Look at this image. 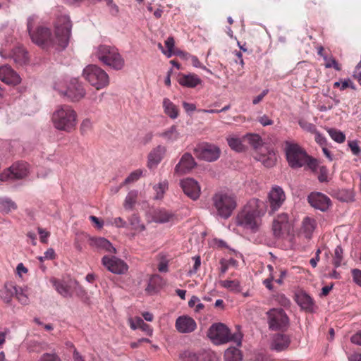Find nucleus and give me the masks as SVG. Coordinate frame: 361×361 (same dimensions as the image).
Returning <instances> with one entry per match:
<instances>
[{
	"instance_id": "nucleus-16",
	"label": "nucleus",
	"mask_w": 361,
	"mask_h": 361,
	"mask_svg": "<svg viewBox=\"0 0 361 361\" xmlns=\"http://www.w3.org/2000/svg\"><path fill=\"white\" fill-rule=\"evenodd\" d=\"M291 229V224L286 214H281L277 216L273 223V231L276 237L288 235Z\"/></svg>"
},
{
	"instance_id": "nucleus-62",
	"label": "nucleus",
	"mask_w": 361,
	"mask_h": 361,
	"mask_svg": "<svg viewBox=\"0 0 361 361\" xmlns=\"http://www.w3.org/2000/svg\"><path fill=\"white\" fill-rule=\"evenodd\" d=\"M56 257V252L53 248H49L44 253V258L46 259H54Z\"/></svg>"
},
{
	"instance_id": "nucleus-64",
	"label": "nucleus",
	"mask_w": 361,
	"mask_h": 361,
	"mask_svg": "<svg viewBox=\"0 0 361 361\" xmlns=\"http://www.w3.org/2000/svg\"><path fill=\"white\" fill-rule=\"evenodd\" d=\"M350 340L353 343L361 345V331H359L352 336Z\"/></svg>"
},
{
	"instance_id": "nucleus-4",
	"label": "nucleus",
	"mask_w": 361,
	"mask_h": 361,
	"mask_svg": "<svg viewBox=\"0 0 361 361\" xmlns=\"http://www.w3.org/2000/svg\"><path fill=\"white\" fill-rule=\"evenodd\" d=\"M51 121L56 129L71 133L77 126L78 114L70 105H59L52 114Z\"/></svg>"
},
{
	"instance_id": "nucleus-12",
	"label": "nucleus",
	"mask_w": 361,
	"mask_h": 361,
	"mask_svg": "<svg viewBox=\"0 0 361 361\" xmlns=\"http://www.w3.org/2000/svg\"><path fill=\"white\" fill-rule=\"evenodd\" d=\"M27 173L28 169L26 163H15L0 174V180L6 181L8 179H21L27 176Z\"/></svg>"
},
{
	"instance_id": "nucleus-10",
	"label": "nucleus",
	"mask_w": 361,
	"mask_h": 361,
	"mask_svg": "<svg viewBox=\"0 0 361 361\" xmlns=\"http://www.w3.org/2000/svg\"><path fill=\"white\" fill-rule=\"evenodd\" d=\"M221 153V151L217 145L207 142L200 143L194 149V154L197 159L208 162L216 161Z\"/></svg>"
},
{
	"instance_id": "nucleus-8",
	"label": "nucleus",
	"mask_w": 361,
	"mask_h": 361,
	"mask_svg": "<svg viewBox=\"0 0 361 361\" xmlns=\"http://www.w3.org/2000/svg\"><path fill=\"white\" fill-rule=\"evenodd\" d=\"M82 75L97 90L107 87L109 84L108 74L104 70L97 65L87 66L83 70Z\"/></svg>"
},
{
	"instance_id": "nucleus-45",
	"label": "nucleus",
	"mask_w": 361,
	"mask_h": 361,
	"mask_svg": "<svg viewBox=\"0 0 361 361\" xmlns=\"http://www.w3.org/2000/svg\"><path fill=\"white\" fill-rule=\"evenodd\" d=\"M15 296L16 299L22 305H27L29 302V298L27 293V290L23 289L21 287L16 286V292H15Z\"/></svg>"
},
{
	"instance_id": "nucleus-63",
	"label": "nucleus",
	"mask_w": 361,
	"mask_h": 361,
	"mask_svg": "<svg viewBox=\"0 0 361 361\" xmlns=\"http://www.w3.org/2000/svg\"><path fill=\"white\" fill-rule=\"evenodd\" d=\"M113 224L118 228H124L126 226V221L121 217H116L114 219Z\"/></svg>"
},
{
	"instance_id": "nucleus-49",
	"label": "nucleus",
	"mask_w": 361,
	"mask_h": 361,
	"mask_svg": "<svg viewBox=\"0 0 361 361\" xmlns=\"http://www.w3.org/2000/svg\"><path fill=\"white\" fill-rule=\"evenodd\" d=\"M154 190L156 191V198L161 199L164 196V192L168 189V183L164 180L163 182L159 183L157 185L154 186Z\"/></svg>"
},
{
	"instance_id": "nucleus-43",
	"label": "nucleus",
	"mask_w": 361,
	"mask_h": 361,
	"mask_svg": "<svg viewBox=\"0 0 361 361\" xmlns=\"http://www.w3.org/2000/svg\"><path fill=\"white\" fill-rule=\"evenodd\" d=\"M142 170L137 169L133 172H132L124 180L123 183L121 184V185L116 189V192H117L119 189L123 187V185L135 182L142 175Z\"/></svg>"
},
{
	"instance_id": "nucleus-34",
	"label": "nucleus",
	"mask_w": 361,
	"mask_h": 361,
	"mask_svg": "<svg viewBox=\"0 0 361 361\" xmlns=\"http://www.w3.org/2000/svg\"><path fill=\"white\" fill-rule=\"evenodd\" d=\"M224 357L225 361H240L243 355L240 349L231 347L225 351Z\"/></svg>"
},
{
	"instance_id": "nucleus-51",
	"label": "nucleus",
	"mask_w": 361,
	"mask_h": 361,
	"mask_svg": "<svg viewBox=\"0 0 361 361\" xmlns=\"http://www.w3.org/2000/svg\"><path fill=\"white\" fill-rule=\"evenodd\" d=\"M174 39L172 37H169L165 41V45L167 48L166 51H163V53L167 56L171 57L173 54V49L174 47Z\"/></svg>"
},
{
	"instance_id": "nucleus-24",
	"label": "nucleus",
	"mask_w": 361,
	"mask_h": 361,
	"mask_svg": "<svg viewBox=\"0 0 361 361\" xmlns=\"http://www.w3.org/2000/svg\"><path fill=\"white\" fill-rule=\"evenodd\" d=\"M290 339L285 334H276L273 338L271 348L276 351H282L286 349L290 345Z\"/></svg>"
},
{
	"instance_id": "nucleus-9",
	"label": "nucleus",
	"mask_w": 361,
	"mask_h": 361,
	"mask_svg": "<svg viewBox=\"0 0 361 361\" xmlns=\"http://www.w3.org/2000/svg\"><path fill=\"white\" fill-rule=\"evenodd\" d=\"M50 282L56 292L63 298H72L74 293L79 294L83 291L78 282L71 278H53Z\"/></svg>"
},
{
	"instance_id": "nucleus-15",
	"label": "nucleus",
	"mask_w": 361,
	"mask_h": 361,
	"mask_svg": "<svg viewBox=\"0 0 361 361\" xmlns=\"http://www.w3.org/2000/svg\"><path fill=\"white\" fill-rule=\"evenodd\" d=\"M307 200L312 207L322 212L328 210L331 205L330 198L326 195L319 192H311L307 197Z\"/></svg>"
},
{
	"instance_id": "nucleus-29",
	"label": "nucleus",
	"mask_w": 361,
	"mask_h": 361,
	"mask_svg": "<svg viewBox=\"0 0 361 361\" xmlns=\"http://www.w3.org/2000/svg\"><path fill=\"white\" fill-rule=\"evenodd\" d=\"M92 245L97 248L104 250L111 253H116V250L113 247L112 244L104 238H94L91 239Z\"/></svg>"
},
{
	"instance_id": "nucleus-57",
	"label": "nucleus",
	"mask_w": 361,
	"mask_h": 361,
	"mask_svg": "<svg viewBox=\"0 0 361 361\" xmlns=\"http://www.w3.org/2000/svg\"><path fill=\"white\" fill-rule=\"evenodd\" d=\"M348 147L354 155H358L361 152V149L358 145L357 141L356 140L348 142Z\"/></svg>"
},
{
	"instance_id": "nucleus-17",
	"label": "nucleus",
	"mask_w": 361,
	"mask_h": 361,
	"mask_svg": "<svg viewBox=\"0 0 361 361\" xmlns=\"http://www.w3.org/2000/svg\"><path fill=\"white\" fill-rule=\"evenodd\" d=\"M268 197L272 213L278 210L286 200L285 192L279 186L273 187L269 193Z\"/></svg>"
},
{
	"instance_id": "nucleus-3",
	"label": "nucleus",
	"mask_w": 361,
	"mask_h": 361,
	"mask_svg": "<svg viewBox=\"0 0 361 361\" xmlns=\"http://www.w3.org/2000/svg\"><path fill=\"white\" fill-rule=\"evenodd\" d=\"M285 152L288 165L291 168L298 169L307 166L313 171L317 170L318 166L317 160L309 156L306 151L298 143L286 142Z\"/></svg>"
},
{
	"instance_id": "nucleus-33",
	"label": "nucleus",
	"mask_w": 361,
	"mask_h": 361,
	"mask_svg": "<svg viewBox=\"0 0 361 361\" xmlns=\"http://www.w3.org/2000/svg\"><path fill=\"white\" fill-rule=\"evenodd\" d=\"M130 327L133 329H140L142 331L145 332L147 335L152 336V329L151 326L146 324L142 319L140 317L135 318L134 320L130 322Z\"/></svg>"
},
{
	"instance_id": "nucleus-1",
	"label": "nucleus",
	"mask_w": 361,
	"mask_h": 361,
	"mask_svg": "<svg viewBox=\"0 0 361 361\" xmlns=\"http://www.w3.org/2000/svg\"><path fill=\"white\" fill-rule=\"evenodd\" d=\"M36 18L27 20V30L32 42L41 49L51 51H61L67 47L71 36L72 23L68 16H59L54 22V30L44 25L34 27Z\"/></svg>"
},
{
	"instance_id": "nucleus-58",
	"label": "nucleus",
	"mask_w": 361,
	"mask_h": 361,
	"mask_svg": "<svg viewBox=\"0 0 361 361\" xmlns=\"http://www.w3.org/2000/svg\"><path fill=\"white\" fill-rule=\"evenodd\" d=\"M353 281L361 286V270L358 269H354L351 271Z\"/></svg>"
},
{
	"instance_id": "nucleus-26",
	"label": "nucleus",
	"mask_w": 361,
	"mask_h": 361,
	"mask_svg": "<svg viewBox=\"0 0 361 361\" xmlns=\"http://www.w3.org/2000/svg\"><path fill=\"white\" fill-rule=\"evenodd\" d=\"M11 59L17 66H23L28 62L27 52L22 47L13 49Z\"/></svg>"
},
{
	"instance_id": "nucleus-32",
	"label": "nucleus",
	"mask_w": 361,
	"mask_h": 361,
	"mask_svg": "<svg viewBox=\"0 0 361 361\" xmlns=\"http://www.w3.org/2000/svg\"><path fill=\"white\" fill-rule=\"evenodd\" d=\"M163 107L164 113L168 115L171 118L175 119L178 116V109L177 106L170 101L168 98H164L163 100Z\"/></svg>"
},
{
	"instance_id": "nucleus-5",
	"label": "nucleus",
	"mask_w": 361,
	"mask_h": 361,
	"mask_svg": "<svg viewBox=\"0 0 361 361\" xmlns=\"http://www.w3.org/2000/svg\"><path fill=\"white\" fill-rule=\"evenodd\" d=\"M94 54L103 65L120 71L125 66V60L114 46L101 44L95 48Z\"/></svg>"
},
{
	"instance_id": "nucleus-61",
	"label": "nucleus",
	"mask_w": 361,
	"mask_h": 361,
	"mask_svg": "<svg viewBox=\"0 0 361 361\" xmlns=\"http://www.w3.org/2000/svg\"><path fill=\"white\" fill-rule=\"evenodd\" d=\"M315 135V141L319 145H321L322 147L326 146V138L321 134L319 133V132H317V130L316 131V133H314Z\"/></svg>"
},
{
	"instance_id": "nucleus-11",
	"label": "nucleus",
	"mask_w": 361,
	"mask_h": 361,
	"mask_svg": "<svg viewBox=\"0 0 361 361\" xmlns=\"http://www.w3.org/2000/svg\"><path fill=\"white\" fill-rule=\"evenodd\" d=\"M269 328L272 331L284 330L288 325V317L283 310L274 308L267 312Z\"/></svg>"
},
{
	"instance_id": "nucleus-59",
	"label": "nucleus",
	"mask_w": 361,
	"mask_h": 361,
	"mask_svg": "<svg viewBox=\"0 0 361 361\" xmlns=\"http://www.w3.org/2000/svg\"><path fill=\"white\" fill-rule=\"evenodd\" d=\"M319 181L321 183L327 182L328 181V175H327V169L322 166L319 170V174L318 176Z\"/></svg>"
},
{
	"instance_id": "nucleus-60",
	"label": "nucleus",
	"mask_w": 361,
	"mask_h": 361,
	"mask_svg": "<svg viewBox=\"0 0 361 361\" xmlns=\"http://www.w3.org/2000/svg\"><path fill=\"white\" fill-rule=\"evenodd\" d=\"M257 121L263 126H271L274 123V121L270 119L267 116L263 115L257 118Z\"/></svg>"
},
{
	"instance_id": "nucleus-53",
	"label": "nucleus",
	"mask_w": 361,
	"mask_h": 361,
	"mask_svg": "<svg viewBox=\"0 0 361 361\" xmlns=\"http://www.w3.org/2000/svg\"><path fill=\"white\" fill-rule=\"evenodd\" d=\"M299 125L303 130L313 134L316 133L317 128L314 124L307 122L304 120H300L299 121Z\"/></svg>"
},
{
	"instance_id": "nucleus-50",
	"label": "nucleus",
	"mask_w": 361,
	"mask_h": 361,
	"mask_svg": "<svg viewBox=\"0 0 361 361\" xmlns=\"http://www.w3.org/2000/svg\"><path fill=\"white\" fill-rule=\"evenodd\" d=\"M343 260V249L340 246H337L334 250L333 264L336 267H338L341 264Z\"/></svg>"
},
{
	"instance_id": "nucleus-31",
	"label": "nucleus",
	"mask_w": 361,
	"mask_h": 361,
	"mask_svg": "<svg viewBox=\"0 0 361 361\" xmlns=\"http://www.w3.org/2000/svg\"><path fill=\"white\" fill-rule=\"evenodd\" d=\"M158 136L162 137L167 142H173L179 137V132L177 129V126L173 125L164 131L158 133Z\"/></svg>"
},
{
	"instance_id": "nucleus-22",
	"label": "nucleus",
	"mask_w": 361,
	"mask_h": 361,
	"mask_svg": "<svg viewBox=\"0 0 361 361\" xmlns=\"http://www.w3.org/2000/svg\"><path fill=\"white\" fill-rule=\"evenodd\" d=\"M295 301L302 310L307 312H312L314 309L313 299L305 292H299L295 294Z\"/></svg>"
},
{
	"instance_id": "nucleus-35",
	"label": "nucleus",
	"mask_w": 361,
	"mask_h": 361,
	"mask_svg": "<svg viewBox=\"0 0 361 361\" xmlns=\"http://www.w3.org/2000/svg\"><path fill=\"white\" fill-rule=\"evenodd\" d=\"M137 196L138 192L136 190H131L128 193L123 204L126 210L130 211L133 209L137 200Z\"/></svg>"
},
{
	"instance_id": "nucleus-47",
	"label": "nucleus",
	"mask_w": 361,
	"mask_h": 361,
	"mask_svg": "<svg viewBox=\"0 0 361 361\" xmlns=\"http://www.w3.org/2000/svg\"><path fill=\"white\" fill-rule=\"evenodd\" d=\"M37 361H62L60 355L54 352L44 353H42Z\"/></svg>"
},
{
	"instance_id": "nucleus-13",
	"label": "nucleus",
	"mask_w": 361,
	"mask_h": 361,
	"mask_svg": "<svg viewBox=\"0 0 361 361\" xmlns=\"http://www.w3.org/2000/svg\"><path fill=\"white\" fill-rule=\"evenodd\" d=\"M59 93L66 97L71 102L80 101L86 94L83 85L77 79L72 80L67 89L64 91L60 90Z\"/></svg>"
},
{
	"instance_id": "nucleus-56",
	"label": "nucleus",
	"mask_w": 361,
	"mask_h": 361,
	"mask_svg": "<svg viewBox=\"0 0 361 361\" xmlns=\"http://www.w3.org/2000/svg\"><path fill=\"white\" fill-rule=\"evenodd\" d=\"M191 63L192 64L193 66L196 67V68H200L203 70H205L207 72L209 73L210 74H212V72L206 68V66H203L201 62L199 61L198 58L195 56H191Z\"/></svg>"
},
{
	"instance_id": "nucleus-18",
	"label": "nucleus",
	"mask_w": 361,
	"mask_h": 361,
	"mask_svg": "<svg viewBox=\"0 0 361 361\" xmlns=\"http://www.w3.org/2000/svg\"><path fill=\"white\" fill-rule=\"evenodd\" d=\"M180 187L184 193L193 200H196L200 195V186L197 181L193 178H185L181 180Z\"/></svg>"
},
{
	"instance_id": "nucleus-44",
	"label": "nucleus",
	"mask_w": 361,
	"mask_h": 361,
	"mask_svg": "<svg viewBox=\"0 0 361 361\" xmlns=\"http://www.w3.org/2000/svg\"><path fill=\"white\" fill-rule=\"evenodd\" d=\"M327 131L331 139L335 142L338 143H343L345 142V135L341 130L336 128H329Z\"/></svg>"
},
{
	"instance_id": "nucleus-48",
	"label": "nucleus",
	"mask_w": 361,
	"mask_h": 361,
	"mask_svg": "<svg viewBox=\"0 0 361 361\" xmlns=\"http://www.w3.org/2000/svg\"><path fill=\"white\" fill-rule=\"evenodd\" d=\"M276 158L274 152H269L268 155H263L261 161L266 167H271L275 164Z\"/></svg>"
},
{
	"instance_id": "nucleus-7",
	"label": "nucleus",
	"mask_w": 361,
	"mask_h": 361,
	"mask_svg": "<svg viewBox=\"0 0 361 361\" xmlns=\"http://www.w3.org/2000/svg\"><path fill=\"white\" fill-rule=\"evenodd\" d=\"M207 336L216 344L234 341L238 345H241L242 335L240 333L231 334L228 328L222 323L212 324L208 330Z\"/></svg>"
},
{
	"instance_id": "nucleus-27",
	"label": "nucleus",
	"mask_w": 361,
	"mask_h": 361,
	"mask_svg": "<svg viewBox=\"0 0 361 361\" xmlns=\"http://www.w3.org/2000/svg\"><path fill=\"white\" fill-rule=\"evenodd\" d=\"M16 292V286L13 283H6L4 287L0 290V297L3 301L9 304Z\"/></svg>"
},
{
	"instance_id": "nucleus-19",
	"label": "nucleus",
	"mask_w": 361,
	"mask_h": 361,
	"mask_svg": "<svg viewBox=\"0 0 361 361\" xmlns=\"http://www.w3.org/2000/svg\"><path fill=\"white\" fill-rule=\"evenodd\" d=\"M176 330L181 334H190L197 328V323L193 318L188 315L178 317L175 323Z\"/></svg>"
},
{
	"instance_id": "nucleus-37",
	"label": "nucleus",
	"mask_w": 361,
	"mask_h": 361,
	"mask_svg": "<svg viewBox=\"0 0 361 361\" xmlns=\"http://www.w3.org/2000/svg\"><path fill=\"white\" fill-rule=\"evenodd\" d=\"M49 345L44 342L35 340L30 341L27 343V350L30 353H40L48 349Z\"/></svg>"
},
{
	"instance_id": "nucleus-54",
	"label": "nucleus",
	"mask_w": 361,
	"mask_h": 361,
	"mask_svg": "<svg viewBox=\"0 0 361 361\" xmlns=\"http://www.w3.org/2000/svg\"><path fill=\"white\" fill-rule=\"evenodd\" d=\"M37 231L39 235L40 242L47 244L48 243V238L50 236V232L41 227L37 228Z\"/></svg>"
},
{
	"instance_id": "nucleus-30",
	"label": "nucleus",
	"mask_w": 361,
	"mask_h": 361,
	"mask_svg": "<svg viewBox=\"0 0 361 361\" xmlns=\"http://www.w3.org/2000/svg\"><path fill=\"white\" fill-rule=\"evenodd\" d=\"M316 221L310 217L304 218L302 224L301 231L307 238H310L316 227Z\"/></svg>"
},
{
	"instance_id": "nucleus-28",
	"label": "nucleus",
	"mask_w": 361,
	"mask_h": 361,
	"mask_svg": "<svg viewBox=\"0 0 361 361\" xmlns=\"http://www.w3.org/2000/svg\"><path fill=\"white\" fill-rule=\"evenodd\" d=\"M331 195L341 202H349L354 201V193L353 190L349 189L334 190Z\"/></svg>"
},
{
	"instance_id": "nucleus-21",
	"label": "nucleus",
	"mask_w": 361,
	"mask_h": 361,
	"mask_svg": "<svg viewBox=\"0 0 361 361\" xmlns=\"http://www.w3.org/2000/svg\"><path fill=\"white\" fill-rule=\"evenodd\" d=\"M0 80L8 85H16L21 81L20 75L9 66L0 67Z\"/></svg>"
},
{
	"instance_id": "nucleus-42",
	"label": "nucleus",
	"mask_w": 361,
	"mask_h": 361,
	"mask_svg": "<svg viewBox=\"0 0 361 361\" xmlns=\"http://www.w3.org/2000/svg\"><path fill=\"white\" fill-rule=\"evenodd\" d=\"M17 208L15 202L11 200L2 199L0 200V211L2 213L8 214Z\"/></svg>"
},
{
	"instance_id": "nucleus-38",
	"label": "nucleus",
	"mask_w": 361,
	"mask_h": 361,
	"mask_svg": "<svg viewBox=\"0 0 361 361\" xmlns=\"http://www.w3.org/2000/svg\"><path fill=\"white\" fill-rule=\"evenodd\" d=\"M228 146L238 152H243L245 147L242 143V140L235 136L230 135L226 138Z\"/></svg>"
},
{
	"instance_id": "nucleus-14",
	"label": "nucleus",
	"mask_w": 361,
	"mask_h": 361,
	"mask_svg": "<svg viewBox=\"0 0 361 361\" xmlns=\"http://www.w3.org/2000/svg\"><path fill=\"white\" fill-rule=\"evenodd\" d=\"M102 264L109 271L116 274H123L128 269V264L115 256H104L102 259Z\"/></svg>"
},
{
	"instance_id": "nucleus-41",
	"label": "nucleus",
	"mask_w": 361,
	"mask_h": 361,
	"mask_svg": "<svg viewBox=\"0 0 361 361\" xmlns=\"http://www.w3.org/2000/svg\"><path fill=\"white\" fill-rule=\"evenodd\" d=\"M132 229L135 231H143L145 230V226L141 223L140 218L137 214L131 215L128 219Z\"/></svg>"
},
{
	"instance_id": "nucleus-25",
	"label": "nucleus",
	"mask_w": 361,
	"mask_h": 361,
	"mask_svg": "<svg viewBox=\"0 0 361 361\" xmlns=\"http://www.w3.org/2000/svg\"><path fill=\"white\" fill-rule=\"evenodd\" d=\"M201 82V79L195 73L181 74L178 78V82L180 85L190 88L195 87Z\"/></svg>"
},
{
	"instance_id": "nucleus-23",
	"label": "nucleus",
	"mask_w": 361,
	"mask_h": 361,
	"mask_svg": "<svg viewBox=\"0 0 361 361\" xmlns=\"http://www.w3.org/2000/svg\"><path fill=\"white\" fill-rule=\"evenodd\" d=\"M166 152V148L163 145H158L154 148L148 155V167L156 166L162 160Z\"/></svg>"
},
{
	"instance_id": "nucleus-2",
	"label": "nucleus",
	"mask_w": 361,
	"mask_h": 361,
	"mask_svg": "<svg viewBox=\"0 0 361 361\" xmlns=\"http://www.w3.org/2000/svg\"><path fill=\"white\" fill-rule=\"evenodd\" d=\"M267 206L258 199L250 200L235 217L238 227L250 233H256L262 225L261 217L265 214Z\"/></svg>"
},
{
	"instance_id": "nucleus-46",
	"label": "nucleus",
	"mask_w": 361,
	"mask_h": 361,
	"mask_svg": "<svg viewBox=\"0 0 361 361\" xmlns=\"http://www.w3.org/2000/svg\"><path fill=\"white\" fill-rule=\"evenodd\" d=\"M325 61L324 66L326 68H334L336 71H340L342 69L341 65L333 56H323Z\"/></svg>"
},
{
	"instance_id": "nucleus-36",
	"label": "nucleus",
	"mask_w": 361,
	"mask_h": 361,
	"mask_svg": "<svg viewBox=\"0 0 361 361\" xmlns=\"http://www.w3.org/2000/svg\"><path fill=\"white\" fill-rule=\"evenodd\" d=\"M173 215L164 209L156 212L153 215V220L156 223L164 224L171 221Z\"/></svg>"
},
{
	"instance_id": "nucleus-39",
	"label": "nucleus",
	"mask_w": 361,
	"mask_h": 361,
	"mask_svg": "<svg viewBox=\"0 0 361 361\" xmlns=\"http://www.w3.org/2000/svg\"><path fill=\"white\" fill-rule=\"evenodd\" d=\"M221 287L228 289L230 291L239 293L241 291L240 283L238 280H224L220 281Z\"/></svg>"
},
{
	"instance_id": "nucleus-20",
	"label": "nucleus",
	"mask_w": 361,
	"mask_h": 361,
	"mask_svg": "<svg viewBox=\"0 0 361 361\" xmlns=\"http://www.w3.org/2000/svg\"><path fill=\"white\" fill-rule=\"evenodd\" d=\"M196 165L195 161L190 153H185L175 167V173L183 175L190 172Z\"/></svg>"
},
{
	"instance_id": "nucleus-55",
	"label": "nucleus",
	"mask_w": 361,
	"mask_h": 361,
	"mask_svg": "<svg viewBox=\"0 0 361 361\" xmlns=\"http://www.w3.org/2000/svg\"><path fill=\"white\" fill-rule=\"evenodd\" d=\"M92 128V122L89 118L84 119L80 127V130L81 134L86 133L88 130H90Z\"/></svg>"
},
{
	"instance_id": "nucleus-6",
	"label": "nucleus",
	"mask_w": 361,
	"mask_h": 361,
	"mask_svg": "<svg viewBox=\"0 0 361 361\" xmlns=\"http://www.w3.org/2000/svg\"><path fill=\"white\" fill-rule=\"evenodd\" d=\"M213 206L221 218H229L237 206L235 197L227 192H218L212 197Z\"/></svg>"
},
{
	"instance_id": "nucleus-40",
	"label": "nucleus",
	"mask_w": 361,
	"mask_h": 361,
	"mask_svg": "<svg viewBox=\"0 0 361 361\" xmlns=\"http://www.w3.org/2000/svg\"><path fill=\"white\" fill-rule=\"evenodd\" d=\"M243 140L247 141L248 143L255 149H257L262 145V140L258 134H247L243 137Z\"/></svg>"
},
{
	"instance_id": "nucleus-52",
	"label": "nucleus",
	"mask_w": 361,
	"mask_h": 361,
	"mask_svg": "<svg viewBox=\"0 0 361 361\" xmlns=\"http://www.w3.org/2000/svg\"><path fill=\"white\" fill-rule=\"evenodd\" d=\"M169 265V259L164 255H159V262L158 264V270L160 272H167L169 271L168 269Z\"/></svg>"
}]
</instances>
